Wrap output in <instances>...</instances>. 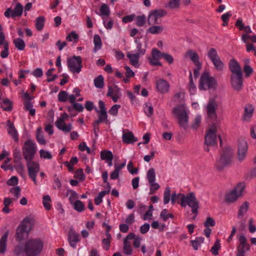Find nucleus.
<instances>
[{"instance_id":"38","label":"nucleus","mask_w":256,"mask_h":256,"mask_svg":"<svg viewBox=\"0 0 256 256\" xmlns=\"http://www.w3.org/2000/svg\"><path fill=\"white\" fill-rule=\"evenodd\" d=\"M36 138L40 144L43 145L46 144V140L44 138L42 129L40 127L38 128L36 130Z\"/></svg>"},{"instance_id":"45","label":"nucleus","mask_w":256,"mask_h":256,"mask_svg":"<svg viewBox=\"0 0 256 256\" xmlns=\"http://www.w3.org/2000/svg\"><path fill=\"white\" fill-rule=\"evenodd\" d=\"M220 248V241L217 239L214 245L212 247L210 251L214 256H217L218 254V250Z\"/></svg>"},{"instance_id":"52","label":"nucleus","mask_w":256,"mask_h":256,"mask_svg":"<svg viewBox=\"0 0 256 256\" xmlns=\"http://www.w3.org/2000/svg\"><path fill=\"white\" fill-rule=\"evenodd\" d=\"M144 109L147 116L150 117L153 114V108L150 103H146Z\"/></svg>"},{"instance_id":"29","label":"nucleus","mask_w":256,"mask_h":256,"mask_svg":"<svg viewBox=\"0 0 256 256\" xmlns=\"http://www.w3.org/2000/svg\"><path fill=\"white\" fill-rule=\"evenodd\" d=\"M254 110V108L252 105L247 104L246 106L244 108V114L243 116V118L244 120H248L250 118Z\"/></svg>"},{"instance_id":"60","label":"nucleus","mask_w":256,"mask_h":256,"mask_svg":"<svg viewBox=\"0 0 256 256\" xmlns=\"http://www.w3.org/2000/svg\"><path fill=\"white\" fill-rule=\"evenodd\" d=\"M201 119V116L200 115H198L196 116L194 122L192 125V128L193 129L196 130L198 128L200 124Z\"/></svg>"},{"instance_id":"50","label":"nucleus","mask_w":256,"mask_h":256,"mask_svg":"<svg viewBox=\"0 0 256 256\" xmlns=\"http://www.w3.org/2000/svg\"><path fill=\"white\" fill-rule=\"evenodd\" d=\"M170 188L169 187H167L166 188L164 194V204H168L170 200Z\"/></svg>"},{"instance_id":"57","label":"nucleus","mask_w":256,"mask_h":256,"mask_svg":"<svg viewBox=\"0 0 256 256\" xmlns=\"http://www.w3.org/2000/svg\"><path fill=\"white\" fill-rule=\"evenodd\" d=\"M68 192L70 193L69 200L70 204H72L76 200H77L76 199L78 198V194L75 191L72 190H69Z\"/></svg>"},{"instance_id":"2","label":"nucleus","mask_w":256,"mask_h":256,"mask_svg":"<svg viewBox=\"0 0 256 256\" xmlns=\"http://www.w3.org/2000/svg\"><path fill=\"white\" fill-rule=\"evenodd\" d=\"M44 243L41 239H29L24 244V253L26 256H37L41 252Z\"/></svg>"},{"instance_id":"22","label":"nucleus","mask_w":256,"mask_h":256,"mask_svg":"<svg viewBox=\"0 0 256 256\" xmlns=\"http://www.w3.org/2000/svg\"><path fill=\"white\" fill-rule=\"evenodd\" d=\"M7 126L8 128L7 130L8 134L13 138V139L17 142L18 140V134L12 123L10 120L7 122Z\"/></svg>"},{"instance_id":"5","label":"nucleus","mask_w":256,"mask_h":256,"mask_svg":"<svg viewBox=\"0 0 256 256\" xmlns=\"http://www.w3.org/2000/svg\"><path fill=\"white\" fill-rule=\"evenodd\" d=\"M216 130L215 124H212L210 128L206 132L204 140V149L210 151L209 147H214L217 145Z\"/></svg>"},{"instance_id":"15","label":"nucleus","mask_w":256,"mask_h":256,"mask_svg":"<svg viewBox=\"0 0 256 256\" xmlns=\"http://www.w3.org/2000/svg\"><path fill=\"white\" fill-rule=\"evenodd\" d=\"M23 6L20 3L16 4L14 10L8 8L4 12V15L7 18H14L16 16H22L23 12Z\"/></svg>"},{"instance_id":"41","label":"nucleus","mask_w":256,"mask_h":256,"mask_svg":"<svg viewBox=\"0 0 256 256\" xmlns=\"http://www.w3.org/2000/svg\"><path fill=\"white\" fill-rule=\"evenodd\" d=\"M240 244L238 246L245 248L246 250H249L250 249V244L247 242L246 237L244 235H241L239 238Z\"/></svg>"},{"instance_id":"33","label":"nucleus","mask_w":256,"mask_h":256,"mask_svg":"<svg viewBox=\"0 0 256 256\" xmlns=\"http://www.w3.org/2000/svg\"><path fill=\"white\" fill-rule=\"evenodd\" d=\"M14 200V198H5L4 200V207L2 210V212L5 214L9 213L10 210L8 208V206L12 204V201Z\"/></svg>"},{"instance_id":"47","label":"nucleus","mask_w":256,"mask_h":256,"mask_svg":"<svg viewBox=\"0 0 256 256\" xmlns=\"http://www.w3.org/2000/svg\"><path fill=\"white\" fill-rule=\"evenodd\" d=\"M68 64H82V58L80 56H74L72 57L68 58Z\"/></svg>"},{"instance_id":"63","label":"nucleus","mask_w":256,"mask_h":256,"mask_svg":"<svg viewBox=\"0 0 256 256\" xmlns=\"http://www.w3.org/2000/svg\"><path fill=\"white\" fill-rule=\"evenodd\" d=\"M13 156L14 157V162H19L22 159V156L20 152L18 150L15 149L14 151Z\"/></svg>"},{"instance_id":"28","label":"nucleus","mask_w":256,"mask_h":256,"mask_svg":"<svg viewBox=\"0 0 256 256\" xmlns=\"http://www.w3.org/2000/svg\"><path fill=\"white\" fill-rule=\"evenodd\" d=\"M96 13L101 16L102 19H104V16H108L110 15V10L108 4H103L100 7L99 13L98 12Z\"/></svg>"},{"instance_id":"53","label":"nucleus","mask_w":256,"mask_h":256,"mask_svg":"<svg viewBox=\"0 0 256 256\" xmlns=\"http://www.w3.org/2000/svg\"><path fill=\"white\" fill-rule=\"evenodd\" d=\"M10 192L12 193L15 196V200L18 198L20 196V188L19 186H14L12 188Z\"/></svg>"},{"instance_id":"42","label":"nucleus","mask_w":256,"mask_h":256,"mask_svg":"<svg viewBox=\"0 0 256 256\" xmlns=\"http://www.w3.org/2000/svg\"><path fill=\"white\" fill-rule=\"evenodd\" d=\"M100 158L102 160H111L113 159V154L110 151L104 150L100 152Z\"/></svg>"},{"instance_id":"17","label":"nucleus","mask_w":256,"mask_h":256,"mask_svg":"<svg viewBox=\"0 0 256 256\" xmlns=\"http://www.w3.org/2000/svg\"><path fill=\"white\" fill-rule=\"evenodd\" d=\"M135 234L134 233H130L128 234L124 240V253L126 255H131L132 252V248L130 240H133L134 238Z\"/></svg>"},{"instance_id":"25","label":"nucleus","mask_w":256,"mask_h":256,"mask_svg":"<svg viewBox=\"0 0 256 256\" xmlns=\"http://www.w3.org/2000/svg\"><path fill=\"white\" fill-rule=\"evenodd\" d=\"M230 76H242V69L240 65H229Z\"/></svg>"},{"instance_id":"49","label":"nucleus","mask_w":256,"mask_h":256,"mask_svg":"<svg viewBox=\"0 0 256 256\" xmlns=\"http://www.w3.org/2000/svg\"><path fill=\"white\" fill-rule=\"evenodd\" d=\"M96 112L98 113V118L107 124L108 120H107L108 114L106 110H96Z\"/></svg>"},{"instance_id":"1","label":"nucleus","mask_w":256,"mask_h":256,"mask_svg":"<svg viewBox=\"0 0 256 256\" xmlns=\"http://www.w3.org/2000/svg\"><path fill=\"white\" fill-rule=\"evenodd\" d=\"M233 154V150L230 147H226L222 150L220 157L216 162L214 167L216 170L220 172L232 164Z\"/></svg>"},{"instance_id":"62","label":"nucleus","mask_w":256,"mask_h":256,"mask_svg":"<svg viewBox=\"0 0 256 256\" xmlns=\"http://www.w3.org/2000/svg\"><path fill=\"white\" fill-rule=\"evenodd\" d=\"M78 36L74 32H72L66 37V40L69 42H72L73 40H78Z\"/></svg>"},{"instance_id":"58","label":"nucleus","mask_w":256,"mask_h":256,"mask_svg":"<svg viewBox=\"0 0 256 256\" xmlns=\"http://www.w3.org/2000/svg\"><path fill=\"white\" fill-rule=\"evenodd\" d=\"M216 222L214 219L211 217H208L204 223V226L206 228H209L210 226H214Z\"/></svg>"},{"instance_id":"26","label":"nucleus","mask_w":256,"mask_h":256,"mask_svg":"<svg viewBox=\"0 0 256 256\" xmlns=\"http://www.w3.org/2000/svg\"><path fill=\"white\" fill-rule=\"evenodd\" d=\"M122 141L125 144H130L136 142L138 140L136 138L134 137V134L132 132H128L123 134Z\"/></svg>"},{"instance_id":"20","label":"nucleus","mask_w":256,"mask_h":256,"mask_svg":"<svg viewBox=\"0 0 256 256\" xmlns=\"http://www.w3.org/2000/svg\"><path fill=\"white\" fill-rule=\"evenodd\" d=\"M80 235L76 232L70 229L69 231L68 240L70 246L73 248H76V244L80 241Z\"/></svg>"},{"instance_id":"44","label":"nucleus","mask_w":256,"mask_h":256,"mask_svg":"<svg viewBox=\"0 0 256 256\" xmlns=\"http://www.w3.org/2000/svg\"><path fill=\"white\" fill-rule=\"evenodd\" d=\"M204 238L203 237H197L195 240H191V244L194 250H198V246L204 242Z\"/></svg>"},{"instance_id":"16","label":"nucleus","mask_w":256,"mask_h":256,"mask_svg":"<svg viewBox=\"0 0 256 256\" xmlns=\"http://www.w3.org/2000/svg\"><path fill=\"white\" fill-rule=\"evenodd\" d=\"M248 150L247 142L244 140H239L238 151V159L239 162H242L246 158Z\"/></svg>"},{"instance_id":"59","label":"nucleus","mask_w":256,"mask_h":256,"mask_svg":"<svg viewBox=\"0 0 256 256\" xmlns=\"http://www.w3.org/2000/svg\"><path fill=\"white\" fill-rule=\"evenodd\" d=\"M146 20L144 15L138 16L136 19V24L139 26H143L146 23Z\"/></svg>"},{"instance_id":"13","label":"nucleus","mask_w":256,"mask_h":256,"mask_svg":"<svg viewBox=\"0 0 256 256\" xmlns=\"http://www.w3.org/2000/svg\"><path fill=\"white\" fill-rule=\"evenodd\" d=\"M68 116L66 113H63L55 122L56 126L60 130L66 132H69L72 128V124H66L64 121Z\"/></svg>"},{"instance_id":"3","label":"nucleus","mask_w":256,"mask_h":256,"mask_svg":"<svg viewBox=\"0 0 256 256\" xmlns=\"http://www.w3.org/2000/svg\"><path fill=\"white\" fill-rule=\"evenodd\" d=\"M173 114L178 119L179 126L186 130L188 128L189 112L185 105L180 104L176 106L173 110Z\"/></svg>"},{"instance_id":"4","label":"nucleus","mask_w":256,"mask_h":256,"mask_svg":"<svg viewBox=\"0 0 256 256\" xmlns=\"http://www.w3.org/2000/svg\"><path fill=\"white\" fill-rule=\"evenodd\" d=\"M178 196L180 198V204L182 207H185L188 205L192 208V212L193 214H198L199 201L194 192L188 193L186 196L184 194H180Z\"/></svg>"},{"instance_id":"46","label":"nucleus","mask_w":256,"mask_h":256,"mask_svg":"<svg viewBox=\"0 0 256 256\" xmlns=\"http://www.w3.org/2000/svg\"><path fill=\"white\" fill-rule=\"evenodd\" d=\"M168 210L164 209L160 212V218L164 222H166L168 218L172 219L174 218V216L172 214H168Z\"/></svg>"},{"instance_id":"39","label":"nucleus","mask_w":256,"mask_h":256,"mask_svg":"<svg viewBox=\"0 0 256 256\" xmlns=\"http://www.w3.org/2000/svg\"><path fill=\"white\" fill-rule=\"evenodd\" d=\"M45 22L44 17L41 16H38L36 20V30L38 31L42 30L44 26V24Z\"/></svg>"},{"instance_id":"6","label":"nucleus","mask_w":256,"mask_h":256,"mask_svg":"<svg viewBox=\"0 0 256 256\" xmlns=\"http://www.w3.org/2000/svg\"><path fill=\"white\" fill-rule=\"evenodd\" d=\"M218 84L216 80L212 76H210L207 72H204L200 80L199 88L200 90L216 89Z\"/></svg>"},{"instance_id":"18","label":"nucleus","mask_w":256,"mask_h":256,"mask_svg":"<svg viewBox=\"0 0 256 256\" xmlns=\"http://www.w3.org/2000/svg\"><path fill=\"white\" fill-rule=\"evenodd\" d=\"M30 229L24 228L22 225L19 224L16 229V239L17 241L20 242L26 238L28 236Z\"/></svg>"},{"instance_id":"34","label":"nucleus","mask_w":256,"mask_h":256,"mask_svg":"<svg viewBox=\"0 0 256 256\" xmlns=\"http://www.w3.org/2000/svg\"><path fill=\"white\" fill-rule=\"evenodd\" d=\"M249 208V204L247 202H244V203L240 206V210L238 212V218H242L248 210Z\"/></svg>"},{"instance_id":"37","label":"nucleus","mask_w":256,"mask_h":256,"mask_svg":"<svg viewBox=\"0 0 256 256\" xmlns=\"http://www.w3.org/2000/svg\"><path fill=\"white\" fill-rule=\"evenodd\" d=\"M14 44L15 47L19 50H22L25 48V42L20 38H16L14 40Z\"/></svg>"},{"instance_id":"40","label":"nucleus","mask_w":256,"mask_h":256,"mask_svg":"<svg viewBox=\"0 0 256 256\" xmlns=\"http://www.w3.org/2000/svg\"><path fill=\"white\" fill-rule=\"evenodd\" d=\"M94 86L96 88H102L104 87V79L102 75H99L94 80Z\"/></svg>"},{"instance_id":"48","label":"nucleus","mask_w":256,"mask_h":256,"mask_svg":"<svg viewBox=\"0 0 256 256\" xmlns=\"http://www.w3.org/2000/svg\"><path fill=\"white\" fill-rule=\"evenodd\" d=\"M50 201L51 199L48 195H46L43 196L42 203L44 208L47 210H49L51 208V206L50 203Z\"/></svg>"},{"instance_id":"19","label":"nucleus","mask_w":256,"mask_h":256,"mask_svg":"<svg viewBox=\"0 0 256 256\" xmlns=\"http://www.w3.org/2000/svg\"><path fill=\"white\" fill-rule=\"evenodd\" d=\"M230 83L234 90H240L243 84L242 76H230Z\"/></svg>"},{"instance_id":"7","label":"nucleus","mask_w":256,"mask_h":256,"mask_svg":"<svg viewBox=\"0 0 256 256\" xmlns=\"http://www.w3.org/2000/svg\"><path fill=\"white\" fill-rule=\"evenodd\" d=\"M134 42L136 44V49L128 52L127 54V57L129 58L132 64H137L140 56L144 55L146 52L145 49L142 48V44L140 40V38H136Z\"/></svg>"},{"instance_id":"27","label":"nucleus","mask_w":256,"mask_h":256,"mask_svg":"<svg viewBox=\"0 0 256 256\" xmlns=\"http://www.w3.org/2000/svg\"><path fill=\"white\" fill-rule=\"evenodd\" d=\"M8 234V230H6L0 240V254H4L6 252Z\"/></svg>"},{"instance_id":"12","label":"nucleus","mask_w":256,"mask_h":256,"mask_svg":"<svg viewBox=\"0 0 256 256\" xmlns=\"http://www.w3.org/2000/svg\"><path fill=\"white\" fill-rule=\"evenodd\" d=\"M166 14L165 10H152L148 17V24L149 25H153L159 24V20Z\"/></svg>"},{"instance_id":"8","label":"nucleus","mask_w":256,"mask_h":256,"mask_svg":"<svg viewBox=\"0 0 256 256\" xmlns=\"http://www.w3.org/2000/svg\"><path fill=\"white\" fill-rule=\"evenodd\" d=\"M36 150V145L32 140H28L24 142L22 152L26 162L32 160Z\"/></svg>"},{"instance_id":"61","label":"nucleus","mask_w":256,"mask_h":256,"mask_svg":"<svg viewBox=\"0 0 256 256\" xmlns=\"http://www.w3.org/2000/svg\"><path fill=\"white\" fill-rule=\"evenodd\" d=\"M74 177L80 180H84V176L82 169L80 168L76 170L74 174Z\"/></svg>"},{"instance_id":"32","label":"nucleus","mask_w":256,"mask_h":256,"mask_svg":"<svg viewBox=\"0 0 256 256\" xmlns=\"http://www.w3.org/2000/svg\"><path fill=\"white\" fill-rule=\"evenodd\" d=\"M164 26H153L150 27L148 29L147 32H148L153 34H156L162 33L164 30Z\"/></svg>"},{"instance_id":"51","label":"nucleus","mask_w":256,"mask_h":256,"mask_svg":"<svg viewBox=\"0 0 256 256\" xmlns=\"http://www.w3.org/2000/svg\"><path fill=\"white\" fill-rule=\"evenodd\" d=\"M188 88L190 94H194L196 90V86L194 82L191 72L190 74V83L188 85Z\"/></svg>"},{"instance_id":"36","label":"nucleus","mask_w":256,"mask_h":256,"mask_svg":"<svg viewBox=\"0 0 256 256\" xmlns=\"http://www.w3.org/2000/svg\"><path fill=\"white\" fill-rule=\"evenodd\" d=\"M72 205L73 208L79 212H83L85 209L84 204L80 200H76Z\"/></svg>"},{"instance_id":"64","label":"nucleus","mask_w":256,"mask_h":256,"mask_svg":"<svg viewBox=\"0 0 256 256\" xmlns=\"http://www.w3.org/2000/svg\"><path fill=\"white\" fill-rule=\"evenodd\" d=\"M120 106L119 104L114 105L109 110L108 112L112 116H116L118 114V110L120 108Z\"/></svg>"},{"instance_id":"14","label":"nucleus","mask_w":256,"mask_h":256,"mask_svg":"<svg viewBox=\"0 0 256 256\" xmlns=\"http://www.w3.org/2000/svg\"><path fill=\"white\" fill-rule=\"evenodd\" d=\"M218 106V104L214 99L211 98L209 100L206 106V110L208 117L210 119L212 120L216 119V110Z\"/></svg>"},{"instance_id":"35","label":"nucleus","mask_w":256,"mask_h":256,"mask_svg":"<svg viewBox=\"0 0 256 256\" xmlns=\"http://www.w3.org/2000/svg\"><path fill=\"white\" fill-rule=\"evenodd\" d=\"M34 224V218L33 216L30 215L26 218H25L21 223L20 224V225H22L25 228L28 229V224L30 226L33 225Z\"/></svg>"},{"instance_id":"30","label":"nucleus","mask_w":256,"mask_h":256,"mask_svg":"<svg viewBox=\"0 0 256 256\" xmlns=\"http://www.w3.org/2000/svg\"><path fill=\"white\" fill-rule=\"evenodd\" d=\"M164 54V53L160 52V50H157L156 48H154L152 49V58L154 60H156V62H152L151 64H160V62H158V60L162 58V56Z\"/></svg>"},{"instance_id":"54","label":"nucleus","mask_w":256,"mask_h":256,"mask_svg":"<svg viewBox=\"0 0 256 256\" xmlns=\"http://www.w3.org/2000/svg\"><path fill=\"white\" fill-rule=\"evenodd\" d=\"M68 98V94L66 91H60L58 94V100L60 102H66Z\"/></svg>"},{"instance_id":"24","label":"nucleus","mask_w":256,"mask_h":256,"mask_svg":"<svg viewBox=\"0 0 256 256\" xmlns=\"http://www.w3.org/2000/svg\"><path fill=\"white\" fill-rule=\"evenodd\" d=\"M184 57L186 58H190L194 64H200L199 63V56L194 51L192 50H188L185 53Z\"/></svg>"},{"instance_id":"11","label":"nucleus","mask_w":256,"mask_h":256,"mask_svg":"<svg viewBox=\"0 0 256 256\" xmlns=\"http://www.w3.org/2000/svg\"><path fill=\"white\" fill-rule=\"evenodd\" d=\"M156 176L154 169V168H150L146 174V178L150 186V194H154L160 188L159 184L155 182Z\"/></svg>"},{"instance_id":"43","label":"nucleus","mask_w":256,"mask_h":256,"mask_svg":"<svg viewBox=\"0 0 256 256\" xmlns=\"http://www.w3.org/2000/svg\"><path fill=\"white\" fill-rule=\"evenodd\" d=\"M1 107L6 111H11L12 110V102L8 99L4 100L1 104Z\"/></svg>"},{"instance_id":"55","label":"nucleus","mask_w":256,"mask_h":256,"mask_svg":"<svg viewBox=\"0 0 256 256\" xmlns=\"http://www.w3.org/2000/svg\"><path fill=\"white\" fill-rule=\"evenodd\" d=\"M40 155L42 158L50 160L52 158V155L50 152L44 150H40Z\"/></svg>"},{"instance_id":"56","label":"nucleus","mask_w":256,"mask_h":256,"mask_svg":"<svg viewBox=\"0 0 256 256\" xmlns=\"http://www.w3.org/2000/svg\"><path fill=\"white\" fill-rule=\"evenodd\" d=\"M69 70L72 73H79L81 71L82 65H68Z\"/></svg>"},{"instance_id":"31","label":"nucleus","mask_w":256,"mask_h":256,"mask_svg":"<svg viewBox=\"0 0 256 256\" xmlns=\"http://www.w3.org/2000/svg\"><path fill=\"white\" fill-rule=\"evenodd\" d=\"M94 52H96L102 48V42L100 36L98 34H95L94 36Z\"/></svg>"},{"instance_id":"23","label":"nucleus","mask_w":256,"mask_h":256,"mask_svg":"<svg viewBox=\"0 0 256 256\" xmlns=\"http://www.w3.org/2000/svg\"><path fill=\"white\" fill-rule=\"evenodd\" d=\"M208 55L213 64H220L222 63L220 58L218 55L217 52L214 48H210L208 52Z\"/></svg>"},{"instance_id":"10","label":"nucleus","mask_w":256,"mask_h":256,"mask_svg":"<svg viewBox=\"0 0 256 256\" xmlns=\"http://www.w3.org/2000/svg\"><path fill=\"white\" fill-rule=\"evenodd\" d=\"M26 166L29 177L33 181L34 184L36 185L38 184L36 180V174L40 170L39 164L33 160H29L26 162Z\"/></svg>"},{"instance_id":"21","label":"nucleus","mask_w":256,"mask_h":256,"mask_svg":"<svg viewBox=\"0 0 256 256\" xmlns=\"http://www.w3.org/2000/svg\"><path fill=\"white\" fill-rule=\"evenodd\" d=\"M156 86L158 90L161 93H166L169 90L170 85L164 80H158L156 82Z\"/></svg>"},{"instance_id":"9","label":"nucleus","mask_w":256,"mask_h":256,"mask_svg":"<svg viewBox=\"0 0 256 256\" xmlns=\"http://www.w3.org/2000/svg\"><path fill=\"white\" fill-rule=\"evenodd\" d=\"M246 185L244 182H240L230 192L226 195V202L228 204L234 202L238 198L242 195L245 188Z\"/></svg>"}]
</instances>
